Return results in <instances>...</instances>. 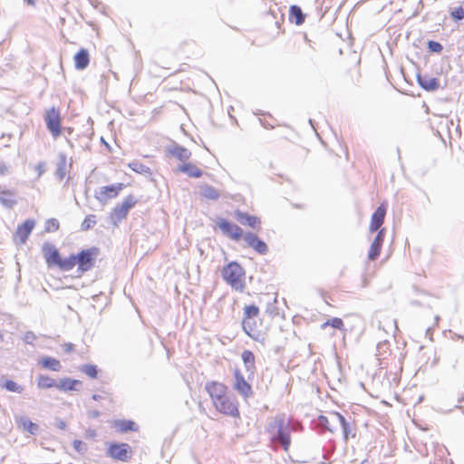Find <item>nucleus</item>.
Instances as JSON below:
<instances>
[{
	"label": "nucleus",
	"mask_w": 464,
	"mask_h": 464,
	"mask_svg": "<svg viewBox=\"0 0 464 464\" xmlns=\"http://www.w3.org/2000/svg\"><path fill=\"white\" fill-rule=\"evenodd\" d=\"M0 202L4 207L12 208L17 203L15 193L12 190H5L0 193Z\"/></svg>",
	"instance_id": "5701e85b"
},
{
	"label": "nucleus",
	"mask_w": 464,
	"mask_h": 464,
	"mask_svg": "<svg viewBox=\"0 0 464 464\" xmlns=\"http://www.w3.org/2000/svg\"><path fill=\"white\" fill-rule=\"evenodd\" d=\"M115 427L121 432L136 430V424L131 420H117L115 421Z\"/></svg>",
	"instance_id": "72a5a7b5"
},
{
	"label": "nucleus",
	"mask_w": 464,
	"mask_h": 464,
	"mask_svg": "<svg viewBox=\"0 0 464 464\" xmlns=\"http://www.w3.org/2000/svg\"><path fill=\"white\" fill-rule=\"evenodd\" d=\"M89 416L92 418H98L100 416V411H92L89 412Z\"/></svg>",
	"instance_id": "8fccbe9b"
},
{
	"label": "nucleus",
	"mask_w": 464,
	"mask_h": 464,
	"mask_svg": "<svg viewBox=\"0 0 464 464\" xmlns=\"http://www.w3.org/2000/svg\"><path fill=\"white\" fill-rule=\"evenodd\" d=\"M96 224V217L94 215H88L85 217L81 225V229L86 231L92 228Z\"/></svg>",
	"instance_id": "58836bf2"
},
{
	"label": "nucleus",
	"mask_w": 464,
	"mask_h": 464,
	"mask_svg": "<svg viewBox=\"0 0 464 464\" xmlns=\"http://www.w3.org/2000/svg\"><path fill=\"white\" fill-rule=\"evenodd\" d=\"M57 382L51 377L46 375H39L37 380V386L40 389H49L56 387Z\"/></svg>",
	"instance_id": "7c9ffc66"
},
{
	"label": "nucleus",
	"mask_w": 464,
	"mask_h": 464,
	"mask_svg": "<svg viewBox=\"0 0 464 464\" xmlns=\"http://www.w3.org/2000/svg\"><path fill=\"white\" fill-rule=\"evenodd\" d=\"M242 360L246 365V371L251 373L255 371V355L251 351L246 350L242 353Z\"/></svg>",
	"instance_id": "c756f323"
},
{
	"label": "nucleus",
	"mask_w": 464,
	"mask_h": 464,
	"mask_svg": "<svg viewBox=\"0 0 464 464\" xmlns=\"http://www.w3.org/2000/svg\"><path fill=\"white\" fill-rule=\"evenodd\" d=\"M244 240L249 247H252L261 255H266L268 251L267 245L263 240L259 239L254 233H246L244 235Z\"/></svg>",
	"instance_id": "ddd939ff"
},
{
	"label": "nucleus",
	"mask_w": 464,
	"mask_h": 464,
	"mask_svg": "<svg viewBox=\"0 0 464 464\" xmlns=\"http://www.w3.org/2000/svg\"><path fill=\"white\" fill-rule=\"evenodd\" d=\"M63 350L65 353H71L73 350V344L72 343H64L63 344Z\"/></svg>",
	"instance_id": "de8ad7c7"
},
{
	"label": "nucleus",
	"mask_w": 464,
	"mask_h": 464,
	"mask_svg": "<svg viewBox=\"0 0 464 464\" xmlns=\"http://www.w3.org/2000/svg\"><path fill=\"white\" fill-rule=\"evenodd\" d=\"M214 406L219 412L223 414L233 417L238 415V409L237 404L231 398L227 396V394L223 396L221 400L214 402Z\"/></svg>",
	"instance_id": "6e6552de"
},
{
	"label": "nucleus",
	"mask_w": 464,
	"mask_h": 464,
	"mask_svg": "<svg viewBox=\"0 0 464 464\" xmlns=\"http://www.w3.org/2000/svg\"><path fill=\"white\" fill-rule=\"evenodd\" d=\"M96 254L97 249L93 247L82 250L79 254L75 255L78 270L83 273L92 269L94 265V256Z\"/></svg>",
	"instance_id": "7ed1b4c3"
},
{
	"label": "nucleus",
	"mask_w": 464,
	"mask_h": 464,
	"mask_svg": "<svg viewBox=\"0 0 464 464\" xmlns=\"http://www.w3.org/2000/svg\"><path fill=\"white\" fill-rule=\"evenodd\" d=\"M206 391L209 394L213 403L218 400H221L226 395L227 387L218 382H209L206 383Z\"/></svg>",
	"instance_id": "4468645a"
},
{
	"label": "nucleus",
	"mask_w": 464,
	"mask_h": 464,
	"mask_svg": "<svg viewBox=\"0 0 464 464\" xmlns=\"http://www.w3.org/2000/svg\"><path fill=\"white\" fill-rule=\"evenodd\" d=\"M36 339V335L34 332L28 331L24 334L23 340L27 344H33L34 341Z\"/></svg>",
	"instance_id": "a18cd8bd"
},
{
	"label": "nucleus",
	"mask_w": 464,
	"mask_h": 464,
	"mask_svg": "<svg viewBox=\"0 0 464 464\" xmlns=\"http://www.w3.org/2000/svg\"><path fill=\"white\" fill-rule=\"evenodd\" d=\"M66 174V157L63 154L60 155V160L57 163L56 175L60 179H63Z\"/></svg>",
	"instance_id": "f704fd0d"
},
{
	"label": "nucleus",
	"mask_w": 464,
	"mask_h": 464,
	"mask_svg": "<svg viewBox=\"0 0 464 464\" xmlns=\"http://www.w3.org/2000/svg\"><path fill=\"white\" fill-rule=\"evenodd\" d=\"M234 389L241 395L244 399H247L253 395L251 385L245 380L242 373L236 370L235 373Z\"/></svg>",
	"instance_id": "9d476101"
},
{
	"label": "nucleus",
	"mask_w": 464,
	"mask_h": 464,
	"mask_svg": "<svg viewBox=\"0 0 464 464\" xmlns=\"http://www.w3.org/2000/svg\"><path fill=\"white\" fill-rule=\"evenodd\" d=\"M44 250L45 251L46 262L49 265L58 266L61 261L59 251L54 246L47 245L44 246Z\"/></svg>",
	"instance_id": "412c9836"
},
{
	"label": "nucleus",
	"mask_w": 464,
	"mask_h": 464,
	"mask_svg": "<svg viewBox=\"0 0 464 464\" xmlns=\"http://www.w3.org/2000/svg\"><path fill=\"white\" fill-rule=\"evenodd\" d=\"M167 156L173 157L182 162L187 161L191 157V152L185 147L176 142H172L165 148Z\"/></svg>",
	"instance_id": "f8f14e48"
},
{
	"label": "nucleus",
	"mask_w": 464,
	"mask_h": 464,
	"mask_svg": "<svg viewBox=\"0 0 464 464\" xmlns=\"http://www.w3.org/2000/svg\"><path fill=\"white\" fill-rule=\"evenodd\" d=\"M34 225L35 223L34 220H25L22 225L18 226L14 235V239L17 240L21 245L25 243L26 239L34 229Z\"/></svg>",
	"instance_id": "2eb2a0df"
},
{
	"label": "nucleus",
	"mask_w": 464,
	"mask_h": 464,
	"mask_svg": "<svg viewBox=\"0 0 464 464\" xmlns=\"http://www.w3.org/2000/svg\"><path fill=\"white\" fill-rule=\"evenodd\" d=\"M333 422H337V429L342 428L343 440L347 441L349 438H354L356 435L355 428L352 421L347 420L342 414L334 415Z\"/></svg>",
	"instance_id": "9b49d317"
},
{
	"label": "nucleus",
	"mask_w": 464,
	"mask_h": 464,
	"mask_svg": "<svg viewBox=\"0 0 464 464\" xmlns=\"http://www.w3.org/2000/svg\"><path fill=\"white\" fill-rule=\"evenodd\" d=\"M267 311H268L271 314H273V315H276V314H278V313H277V312H276V313H274V312H273V311H274V308H271V310H270L269 308H267Z\"/></svg>",
	"instance_id": "864d4df0"
},
{
	"label": "nucleus",
	"mask_w": 464,
	"mask_h": 464,
	"mask_svg": "<svg viewBox=\"0 0 464 464\" xmlns=\"http://www.w3.org/2000/svg\"><path fill=\"white\" fill-rule=\"evenodd\" d=\"M101 398H102V396H101V395H99V394H93V395H92V399H93L94 401H98V400H100Z\"/></svg>",
	"instance_id": "3c124183"
},
{
	"label": "nucleus",
	"mask_w": 464,
	"mask_h": 464,
	"mask_svg": "<svg viewBox=\"0 0 464 464\" xmlns=\"http://www.w3.org/2000/svg\"><path fill=\"white\" fill-rule=\"evenodd\" d=\"M59 228V221L56 218H50L45 225L46 232H53Z\"/></svg>",
	"instance_id": "a19ab883"
},
{
	"label": "nucleus",
	"mask_w": 464,
	"mask_h": 464,
	"mask_svg": "<svg viewBox=\"0 0 464 464\" xmlns=\"http://www.w3.org/2000/svg\"><path fill=\"white\" fill-rule=\"evenodd\" d=\"M57 427L60 430H65L66 429V423L63 420H58Z\"/></svg>",
	"instance_id": "09e8293b"
},
{
	"label": "nucleus",
	"mask_w": 464,
	"mask_h": 464,
	"mask_svg": "<svg viewBox=\"0 0 464 464\" xmlns=\"http://www.w3.org/2000/svg\"><path fill=\"white\" fill-rule=\"evenodd\" d=\"M428 48L432 53H440L443 49L442 45L439 42L429 41Z\"/></svg>",
	"instance_id": "79ce46f5"
},
{
	"label": "nucleus",
	"mask_w": 464,
	"mask_h": 464,
	"mask_svg": "<svg viewBox=\"0 0 464 464\" xmlns=\"http://www.w3.org/2000/svg\"><path fill=\"white\" fill-rule=\"evenodd\" d=\"M334 415H340V413L339 412H331V413H329L328 416H320L319 417V424L332 433H334L335 430H337V422L332 421V417Z\"/></svg>",
	"instance_id": "b1692460"
},
{
	"label": "nucleus",
	"mask_w": 464,
	"mask_h": 464,
	"mask_svg": "<svg viewBox=\"0 0 464 464\" xmlns=\"http://www.w3.org/2000/svg\"><path fill=\"white\" fill-rule=\"evenodd\" d=\"M9 172V168L5 163L0 161V175L4 176Z\"/></svg>",
	"instance_id": "49530a36"
},
{
	"label": "nucleus",
	"mask_w": 464,
	"mask_h": 464,
	"mask_svg": "<svg viewBox=\"0 0 464 464\" xmlns=\"http://www.w3.org/2000/svg\"><path fill=\"white\" fill-rule=\"evenodd\" d=\"M76 266V258L75 255H72L67 258L62 259L58 265V266L64 270V271H70Z\"/></svg>",
	"instance_id": "473e14b6"
},
{
	"label": "nucleus",
	"mask_w": 464,
	"mask_h": 464,
	"mask_svg": "<svg viewBox=\"0 0 464 464\" xmlns=\"http://www.w3.org/2000/svg\"><path fill=\"white\" fill-rule=\"evenodd\" d=\"M218 226L225 235L228 236L233 240L237 241L243 236V230L241 227L224 218L218 219Z\"/></svg>",
	"instance_id": "1a4fd4ad"
},
{
	"label": "nucleus",
	"mask_w": 464,
	"mask_h": 464,
	"mask_svg": "<svg viewBox=\"0 0 464 464\" xmlns=\"http://www.w3.org/2000/svg\"><path fill=\"white\" fill-rule=\"evenodd\" d=\"M81 371L84 372L86 375H88L91 378H96L98 372L95 365L92 364H84L81 367Z\"/></svg>",
	"instance_id": "ea45409f"
},
{
	"label": "nucleus",
	"mask_w": 464,
	"mask_h": 464,
	"mask_svg": "<svg viewBox=\"0 0 464 464\" xmlns=\"http://www.w3.org/2000/svg\"><path fill=\"white\" fill-rule=\"evenodd\" d=\"M73 448L79 453H84L87 450V446L84 442L79 440L73 441Z\"/></svg>",
	"instance_id": "37998d69"
},
{
	"label": "nucleus",
	"mask_w": 464,
	"mask_h": 464,
	"mask_svg": "<svg viewBox=\"0 0 464 464\" xmlns=\"http://www.w3.org/2000/svg\"><path fill=\"white\" fill-rule=\"evenodd\" d=\"M47 129L52 133L53 137L56 139L61 134V117L60 112L54 107H52L46 111L44 117Z\"/></svg>",
	"instance_id": "20e7f679"
},
{
	"label": "nucleus",
	"mask_w": 464,
	"mask_h": 464,
	"mask_svg": "<svg viewBox=\"0 0 464 464\" xmlns=\"http://www.w3.org/2000/svg\"><path fill=\"white\" fill-rule=\"evenodd\" d=\"M89 62H90L89 53L86 49H81L74 55L75 68L78 70L85 69L88 66Z\"/></svg>",
	"instance_id": "aec40b11"
},
{
	"label": "nucleus",
	"mask_w": 464,
	"mask_h": 464,
	"mask_svg": "<svg viewBox=\"0 0 464 464\" xmlns=\"http://www.w3.org/2000/svg\"><path fill=\"white\" fill-rule=\"evenodd\" d=\"M178 169L179 171L186 173L188 176L192 178H200L203 175V171L191 163L182 164L179 166Z\"/></svg>",
	"instance_id": "4be33fe9"
},
{
	"label": "nucleus",
	"mask_w": 464,
	"mask_h": 464,
	"mask_svg": "<svg viewBox=\"0 0 464 464\" xmlns=\"http://www.w3.org/2000/svg\"><path fill=\"white\" fill-rule=\"evenodd\" d=\"M40 363L44 368L49 369V370H52L54 372H59L62 369L61 362L57 359L53 358V357H49V356L44 357L40 361Z\"/></svg>",
	"instance_id": "cd10ccee"
},
{
	"label": "nucleus",
	"mask_w": 464,
	"mask_h": 464,
	"mask_svg": "<svg viewBox=\"0 0 464 464\" xmlns=\"http://www.w3.org/2000/svg\"><path fill=\"white\" fill-rule=\"evenodd\" d=\"M417 81L420 86L426 91H435L440 87L439 81L434 77L418 75Z\"/></svg>",
	"instance_id": "6ab92c4d"
},
{
	"label": "nucleus",
	"mask_w": 464,
	"mask_h": 464,
	"mask_svg": "<svg viewBox=\"0 0 464 464\" xmlns=\"http://www.w3.org/2000/svg\"><path fill=\"white\" fill-rule=\"evenodd\" d=\"M2 338H3V334L0 333V339H2Z\"/></svg>",
	"instance_id": "6e6d98bb"
},
{
	"label": "nucleus",
	"mask_w": 464,
	"mask_h": 464,
	"mask_svg": "<svg viewBox=\"0 0 464 464\" xmlns=\"http://www.w3.org/2000/svg\"><path fill=\"white\" fill-rule=\"evenodd\" d=\"M18 424L23 428L24 431H27L32 435L36 434L39 430V426L36 423L33 422L29 418L24 416L19 419Z\"/></svg>",
	"instance_id": "a878e982"
},
{
	"label": "nucleus",
	"mask_w": 464,
	"mask_h": 464,
	"mask_svg": "<svg viewBox=\"0 0 464 464\" xmlns=\"http://www.w3.org/2000/svg\"><path fill=\"white\" fill-rule=\"evenodd\" d=\"M326 326H332L333 328L342 330L343 328V322L341 318L334 317L324 322L321 325V328L325 329Z\"/></svg>",
	"instance_id": "c9c22d12"
},
{
	"label": "nucleus",
	"mask_w": 464,
	"mask_h": 464,
	"mask_svg": "<svg viewBox=\"0 0 464 464\" xmlns=\"http://www.w3.org/2000/svg\"><path fill=\"white\" fill-rule=\"evenodd\" d=\"M259 314V309L256 305H247L244 309V322L243 324H246V319H250L256 317Z\"/></svg>",
	"instance_id": "e433bc0d"
},
{
	"label": "nucleus",
	"mask_w": 464,
	"mask_h": 464,
	"mask_svg": "<svg viewBox=\"0 0 464 464\" xmlns=\"http://www.w3.org/2000/svg\"><path fill=\"white\" fill-rule=\"evenodd\" d=\"M236 219L244 226H248L252 228H256L260 225V220L257 217L250 216L246 212L237 210L235 212Z\"/></svg>",
	"instance_id": "a211bd4d"
},
{
	"label": "nucleus",
	"mask_w": 464,
	"mask_h": 464,
	"mask_svg": "<svg viewBox=\"0 0 464 464\" xmlns=\"http://www.w3.org/2000/svg\"><path fill=\"white\" fill-rule=\"evenodd\" d=\"M244 269L236 262L229 263L222 270L224 280L235 290L242 291L244 289Z\"/></svg>",
	"instance_id": "f03ea898"
},
{
	"label": "nucleus",
	"mask_w": 464,
	"mask_h": 464,
	"mask_svg": "<svg viewBox=\"0 0 464 464\" xmlns=\"http://www.w3.org/2000/svg\"><path fill=\"white\" fill-rule=\"evenodd\" d=\"M386 214V207L382 204L377 208L374 213L372 216L371 224H370V231L375 232L380 229L382 225L383 224L384 218Z\"/></svg>",
	"instance_id": "dca6fc26"
},
{
	"label": "nucleus",
	"mask_w": 464,
	"mask_h": 464,
	"mask_svg": "<svg viewBox=\"0 0 464 464\" xmlns=\"http://www.w3.org/2000/svg\"><path fill=\"white\" fill-rule=\"evenodd\" d=\"M137 200L136 198L130 195L127 198H124L122 203L121 205H117L112 212H111V218L115 220V225L118 221L122 220L128 214L129 210L134 207Z\"/></svg>",
	"instance_id": "423d86ee"
},
{
	"label": "nucleus",
	"mask_w": 464,
	"mask_h": 464,
	"mask_svg": "<svg viewBox=\"0 0 464 464\" xmlns=\"http://www.w3.org/2000/svg\"><path fill=\"white\" fill-rule=\"evenodd\" d=\"M123 187L124 185L122 183L102 187L95 192L94 198L104 204L108 199L116 198L120 191L122 190Z\"/></svg>",
	"instance_id": "39448f33"
},
{
	"label": "nucleus",
	"mask_w": 464,
	"mask_h": 464,
	"mask_svg": "<svg viewBox=\"0 0 464 464\" xmlns=\"http://www.w3.org/2000/svg\"><path fill=\"white\" fill-rule=\"evenodd\" d=\"M451 16L455 20H462L464 18V9L462 7H457L451 12Z\"/></svg>",
	"instance_id": "c03bdc74"
},
{
	"label": "nucleus",
	"mask_w": 464,
	"mask_h": 464,
	"mask_svg": "<svg viewBox=\"0 0 464 464\" xmlns=\"http://www.w3.org/2000/svg\"><path fill=\"white\" fill-rule=\"evenodd\" d=\"M266 430L273 442L279 443L285 451L288 450L291 444L290 433L294 430V427L286 420L284 414L272 419L267 424Z\"/></svg>",
	"instance_id": "f257e3e1"
},
{
	"label": "nucleus",
	"mask_w": 464,
	"mask_h": 464,
	"mask_svg": "<svg viewBox=\"0 0 464 464\" xmlns=\"http://www.w3.org/2000/svg\"><path fill=\"white\" fill-rule=\"evenodd\" d=\"M267 311H268L271 314H273V315H276V314H278V313H277V312H276V313H274V312H273V311H274V308H271V310H270L269 308H267Z\"/></svg>",
	"instance_id": "5fc2aeb1"
},
{
	"label": "nucleus",
	"mask_w": 464,
	"mask_h": 464,
	"mask_svg": "<svg viewBox=\"0 0 464 464\" xmlns=\"http://www.w3.org/2000/svg\"><path fill=\"white\" fill-rule=\"evenodd\" d=\"M383 239H384V229H381V230H379L373 242L371 245L369 254H368V258L370 260L373 261L379 256Z\"/></svg>",
	"instance_id": "f3484780"
},
{
	"label": "nucleus",
	"mask_w": 464,
	"mask_h": 464,
	"mask_svg": "<svg viewBox=\"0 0 464 464\" xmlns=\"http://www.w3.org/2000/svg\"><path fill=\"white\" fill-rule=\"evenodd\" d=\"M130 168L137 173H150V169L146 165L139 161H132L129 164Z\"/></svg>",
	"instance_id": "4c0bfd02"
},
{
	"label": "nucleus",
	"mask_w": 464,
	"mask_h": 464,
	"mask_svg": "<svg viewBox=\"0 0 464 464\" xmlns=\"http://www.w3.org/2000/svg\"><path fill=\"white\" fill-rule=\"evenodd\" d=\"M1 387L6 389L9 392L22 393L24 392V387L12 380H5V382H0Z\"/></svg>",
	"instance_id": "2f4dec72"
},
{
	"label": "nucleus",
	"mask_w": 464,
	"mask_h": 464,
	"mask_svg": "<svg viewBox=\"0 0 464 464\" xmlns=\"http://www.w3.org/2000/svg\"><path fill=\"white\" fill-rule=\"evenodd\" d=\"M305 15L302 9L297 5H292L289 11V19L294 21L295 24L300 25L304 22Z\"/></svg>",
	"instance_id": "bb28decb"
},
{
	"label": "nucleus",
	"mask_w": 464,
	"mask_h": 464,
	"mask_svg": "<svg viewBox=\"0 0 464 464\" xmlns=\"http://www.w3.org/2000/svg\"><path fill=\"white\" fill-rule=\"evenodd\" d=\"M29 5H34V0H24Z\"/></svg>",
	"instance_id": "603ef678"
},
{
	"label": "nucleus",
	"mask_w": 464,
	"mask_h": 464,
	"mask_svg": "<svg viewBox=\"0 0 464 464\" xmlns=\"http://www.w3.org/2000/svg\"><path fill=\"white\" fill-rule=\"evenodd\" d=\"M200 194L208 199L217 200L219 198L218 191L210 185H203L200 187Z\"/></svg>",
	"instance_id": "c85d7f7f"
},
{
	"label": "nucleus",
	"mask_w": 464,
	"mask_h": 464,
	"mask_svg": "<svg viewBox=\"0 0 464 464\" xmlns=\"http://www.w3.org/2000/svg\"><path fill=\"white\" fill-rule=\"evenodd\" d=\"M130 447L127 443L117 444L113 443L110 445L107 450V454L109 457L121 460V461H128L130 458Z\"/></svg>",
	"instance_id": "0eeeda50"
},
{
	"label": "nucleus",
	"mask_w": 464,
	"mask_h": 464,
	"mask_svg": "<svg viewBox=\"0 0 464 464\" xmlns=\"http://www.w3.org/2000/svg\"><path fill=\"white\" fill-rule=\"evenodd\" d=\"M81 383L78 380L63 378L56 384V388L60 391L69 392L77 390L76 385Z\"/></svg>",
	"instance_id": "393cba45"
}]
</instances>
